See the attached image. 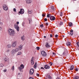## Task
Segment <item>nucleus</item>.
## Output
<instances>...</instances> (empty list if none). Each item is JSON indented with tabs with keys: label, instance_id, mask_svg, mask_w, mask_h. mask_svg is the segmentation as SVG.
<instances>
[{
	"label": "nucleus",
	"instance_id": "nucleus-29",
	"mask_svg": "<svg viewBox=\"0 0 79 79\" xmlns=\"http://www.w3.org/2000/svg\"><path fill=\"white\" fill-rule=\"evenodd\" d=\"M47 77L48 78H49V79H52V77H50V75H48L47 76Z\"/></svg>",
	"mask_w": 79,
	"mask_h": 79
},
{
	"label": "nucleus",
	"instance_id": "nucleus-54",
	"mask_svg": "<svg viewBox=\"0 0 79 79\" xmlns=\"http://www.w3.org/2000/svg\"><path fill=\"white\" fill-rule=\"evenodd\" d=\"M41 69H44V67H41Z\"/></svg>",
	"mask_w": 79,
	"mask_h": 79
},
{
	"label": "nucleus",
	"instance_id": "nucleus-6",
	"mask_svg": "<svg viewBox=\"0 0 79 79\" xmlns=\"http://www.w3.org/2000/svg\"><path fill=\"white\" fill-rule=\"evenodd\" d=\"M14 26H15V28L16 29L17 31H18V32H19V27H18V25L16 24H15V25Z\"/></svg>",
	"mask_w": 79,
	"mask_h": 79
},
{
	"label": "nucleus",
	"instance_id": "nucleus-3",
	"mask_svg": "<svg viewBox=\"0 0 79 79\" xmlns=\"http://www.w3.org/2000/svg\"><path fill=\"white\" fill-rule=\"evenodd\" d=\"M24 68V65L22 64L20 65V67H18V69L20 70V71H21L22 70V69H23Z\"/></svg>",
	"mask_w": 79,
	"mask_h": 79
},
{
	"label": "nucleus",
	"instance_id": "nucleus-17",
	"mask_svg": "<svg viewBox=\"0 0 79 79\" xmlns=\"http://www.w3.org/2000/svg\"><path fill=\"white\" fill-rule=\"evenodd\" d=\"M27 3H31L32 0H27L26 2Z\"/></svg>",
	"mask_w": 79,
	"mask_h": 79
},
{
	"label": "nucleus",
	"instance_id": "nucleus-13",
	"mask_svg": "<svg viewBox=\"0 0 79 79\" xmlns=\"http://www.w3.org/2000/svg\"><path fill=\"white\" fill-rule=\"evenodd\" d=\"M33 57H32V59L31 60V65H33V64H34V60H33Z\"/></svg>",
	"mask_w": 79,
	"mask_h": 79
},
{
	"label": "nucleus",
	"instance_id": "nucleus-51",
	"mask_svg": "<svg viewBox=\"0 0 79 79\" xmlns=\"http://www.w3.org/2000/svg\"><path fill=\"white\" fill-rule=\"evenodd\" d=\"M29 79H34V78L32 77H30Z\"/></svg>",
	"mask_w": 79,
	"mask_h": 79
},
{
	"label": "nucleus",
	"instance_id": "nucleus-53",
	"mask_svg": "<svg viewBox=\"0 0 79 79\" xmlns=\"http://www.w3.org/2000/svg\"><path fill=\"white\" fill-rule=\"evenodd\" d=\"M52 54L53 55H56V54H55V52H53Z\"/></svg>",
	"mask_w": 79,
	"mask_h": 79
},
{
	"label": "nucleus",
	"instance_id": "nucleus-48",
	"mask_svg": "<svg viewBox=\"0 0 79 79\" xmlns=\"http://www.w3.org/2000/svg\"><path fill=\"white\" fill-rule=\"evenodd\" d=\"M58 35H55V37H58Z\"/></svg>",
	"mask_w": 79,
	"mask_h": 79
},
{
	"label": "nucleus",
	"instance_id": "nucleus-38",
	"mask_svg": "<svg viewBox=\"0 0 79 79\" xmlns=\"http://www.w3.org/2000/svg\"><path fill=\"white\" fill-rule=\"evenodd\" d=\"M77 46L79 47V42H77Z\"/></svg>",
	"mask_w": 79,
	"mask_h": 79
},
{
	"label": "nucleus",
	"instance_id": "nucleus-22",
	"mask_svg": "<svg viewBox=\"0 0 79 79\" xmlns=\"http://www.w3.org/2000/svg\"><path fill=\"white\" fill-rule=\"evenodd\" d=\"M72 25H73V23H70L69 24V26L70 27L71 26H72Z\"/></svg>",
	"mask_w": 79,
	"mask_h": 79
},
{
	"label": "nucleus",
	"instance_id": "nucleus-42",
	"mask_svg": "<svg viewBox=\"0 0 79 79\" xmlns=\"http://www.w3.org/2000/svg\"><path fill=\"white\" fill-rule=\"evenodd\" d=\"M62 24H63V22H60L59 24V25L61 26V25H62Z\"/></svg>",
	"mask_w": 79,
	"mask_h": 79
},
{
	"label": "nucleus",
	"instance_id": "nucleus-25",
	"mask_svg": "<svg viewBox=\"0 0 79 79\" xmlns=\"http://www.w3.org/2000/svg\"><path fill=\"white\" fill-rule=\"evenodd\" d=\"M67 53V52H64L63 53V55H66V54Z\"/></svg>",
	"mask_w": 79,
	"mask_h": 79
},
{
	"label": "nucleus",
	"instance_id": "nucleus-44",
	"mask_svg": "<svg viewBox=\"0 0 79 79\" xmlns=\"http://www.w3.org/2000/svg\"><path fill=\"white\" fill-rule=\"evenodd\" d=\"M14 11H16V9L14 8L13 9Z\"/></svg>",
	"mask_w": 79,
	"mask_h": 79
},
{
	"label": "nucleus",
	"instance_id": "nucleus-35",
	"mask_svg": "<svg viewBox=\"0 0 79 79\" xmlns=\"http://www.w3.org/2000/svg\"><path fill=\"white\" fill-rule=\"evenodd\" d=\"M36 48L37 50H39V49H40V47H37Z\"/></svg>",
	"mask_w": 79,
	"mask_h": 79
},
{
	"label": "nucleus",
	"instance_id": "nucleus-15",
	"mask_svg": "<svg viewBox=\"0 0 79 79\" xmlns=\"http://www.w3.org/2000/svg\"><path fill=\"white\" fill-rule=\"evenodd\" d=\"M74 68V65H72L69 67V70H73Z\"/></svg>",
	"mask_w": 79,
	"mask_h": 79
},
{
	"label": "nucleus",
	"instance_id": "nucleus-50",
	"mask_svg": "<svg viewBox=\"0 0 79 79\" xmlns=\"http://www.w3.org/2000/svg\"><path fill=\"white\" fill-rule=\"evenodd\" d=\"M52 36H53V35L52 34H51L50 35V37H52Z\"/></svg>",
	"mask_w": 79,
	"mask_h": 79
},
{
	"label": "nucleus",
	"instance_id": "nucleus-49",
	"mask_svg": "<svg viewBox=\"0 0 79 79\" xmlns=\"http://www.w3.org/2000/svg\"><path fill=\"white\" fill-rule=\"evenodd\" d=\"M36 76H38V77H39V74H38V73L36 74Z\"/></svg>",
	"mask_w": 79,
	"mask_h": 79
},
{
	"label": "nucleus",
	"instance_id": "nucleus-9",
	"mask_svg": "<svg viewBox=\"0 0 79 79\" xmlns=\"http://www.w3.org/2000/svg\"><path fill=\"white\" fill-rule=\"evenodd\" d=\"M24 9H21L20 10V11L19 12V13H20V14H23L24 13Z\"/></svg>",
	"mask_w": 79,
	"mask_h": 79
},
{
	"label": "nucleus",
	"instance_id": "nucleus-21",
	"mask_svg": "<svg viewBox=\"0 0 79 79\" xmlns=\"http://www.w3.org/2000/svg\"><path fill=\"white\" fill-rule=\"evenodd\" d=\"M67 45L68 46L69 45H71V43H70V42H67V43H66Z\"/></svg>",
	"mask_w": 79,
	"mask_h": 79
},
{
	"label": "nucleus",
	"instance_id": "nucleus-57",
	"mask_svg": "<svg viewBox=\"0 0 79 79\" xmlns=\"http://www.w3.org/2000/svg\"><path fill=\"white\" fill-rule=\"evenodd\" d=\"M56 79H60V77H57V78H56Z\"/></svg>",
	"mask_w": 79,
	"mask_h": 79
},
{
	"label": "nucleus",
	"instance_id": "nucleus-31",
	"mask_svg": "<svg viewBox=\"0 0 79 79\" xmlns=\"http://www.w3.org/2000/svg\"><path fill=\"white\" fill-rule=\"evenodd\" d=\"M51 10L52 11H53L54 10V8H53V6H52L51 7Z\"/></svg>",
	"mask_w": 79,
	"mask_h": 79
},
{
	"label": "nucleus",
	"instance_id": "nucleus-39",
	"mask_svg": "<svg viewBox=\"0 0 79 79\" xmlns=\"http://www.w3.org/2000/svg\"><path fill=\"white\" fill-rule=\"evenodd\" d=\"M40 27H44V25L43 24L40 25Z\"/></svg>",
	"mask_w": 79,
	"mask_h": 79
},
{
	"label": "nucleus",
	"instance_id": "nucleus-2",
	"mask_svg": "<svg viewBox=\"0 0 79 79\" xmlns=\"http://www.w3.org/2000/svg\"><path fill=\"white\" fill-rule=\"evenodd\" d=\"M18 52V49L17 48H15V49H12L11 51V53L12 54H15L16 52Z\"/></svg>",
	"mask_w": 79,
	"mask_h": 79
},
{
	"label": "nucleus",
	"instance_id": "nucleus-41",
	"mask_svg": "<svg viewBox=\"0 0 79 79\" xmlns=\"http://www.w3.org/2000/svg\"><path fill=\"white\" fill-rule=\"evenodd\" d=\"M62 15H63V13L62 12H60V16H62Z\"/></svg>",
	"mask_w": 79,
	"mask_h": 79
},
{
	"label": "nucleus",
	"instance_id": "nucleus-24",
	"mask_svg": "<svg viewBox=\"0 0 79 79\" xmlns=\"http://www.w3.org/2000/svg\"><path fill=\"white\" fill-rule=\"evenodd\" d=\"M11 69H12V71H14V70H15V66H13Z\"/></svg>",
	"mask_w": 79,
	"mask_h": 79
},
{
	"label": "nucleus",
	"instance_id": "nucleus-23",
	"mask_svg": "<svg viewBox=\"0 0 79 79\" xmlns=\"http://www.w3.org/2000/svg\"><path fill=\"white\" fill-rule=\"evenodd\" d=\"M28 13H29V14H31V13H32V10L28 11Z\"/></svg>",
	"mask_w": 79,
	"mask_h": 79
},
{
	"label": "nucleus",
	"instance_id": "nucleus-60",
	"mask_svg": "<svg viewBox=\"0 0 79 79\" xmlns=\"http://www.w3.org/2000/svg\"><path fill=\"white\" fill-rule=\"evenodd\" d=\"M59 59H61V58H59Z\"/></svg>",
	"mask_w": 79,
	"mask_h": 79
},
{
	"label": "nucleus",
	"instance_id": "nucleus-46",
	"mask_svg": "<svg viewBox=\"0 0 79 79\" xmlns=\"http://www.w3.org/2000/svg\"><path fill=\"white\" fill-rule=\"evenodd\" d=\"M70 32L73 33V30H71L70 31Z\"/></svg>",
	"mask_w": 79,
	"mask_h": 79
},
{
	"label": "nucleus",
	"instance_id": "nucleus-16",
	"mask_svg": "<svg viewBox=\"0 0 79 79\" xmlns=\"http://www.w3.org/2000/svg\"><path fill=\"white\" fill-rule=\"evenodd\" d=\"M4 60L5 61H9V58L8 57H5L4 58Z\"/></svg>",
	"mask_w": 79,
	"mask_h": 79
},
{
	"label": "nucleus",
	"instance_id": "nucleus-30",
	"mask_svg": "<svg viewBox=\"0 0 79 79\" xmlns=\"http://www.w3.org/2000/svg\"><path fill=\"white\" fill-rule=\"evenodd\" d=\"M4 66V65L3 64H0V67H3V66Z\"/></svg>",
	"mask_w": 79,
	"mask_h": 79
},
{
	"label": "nucleus",
	"instance_id": "nucleus-33",
	"mask_svg": "<svg viewBox=\"0 0 79 79\" xmlns=\"http://www.w3.org/2000/svg\"><path fill=\"white\" fill-rule=\"evenodd\" d=\"M73 35V33H72V32H70L69 33V35H71V36H72Z\"/></svg>",
	"mask_w": 79,
	"mask_h": 79
},
{
	"label": "nucleus",
	"instance_id": "nucleus-18",
	"mask_svg": "<svg viewBox=\"0 0 79 79\" xmlns=\"http://www.w3.org/2000/svg\"><path fill=\"white\" fill-rule=\"evenodd\" d=\"M7 47L8 48H10L11 47V45L10 44H8L7 45Z\"/></svg>",
	"mask_w": 79,
	"mask_h": 79
},
{
	"label": "nucleus",
	"instance_id": "nucleus-58",
	"mask_svg": "<svg viewBox=\"0 0 79 79\" xmlns=\"http://www.w3.org/2000/svg\"><path fill=\"white\" fill-rule=\"evenodd\" d=\"M44 38H46V36H44Z\"/></svg>",
	"mask_w": 79,
	"mask_h": 79
},
{
	"label": "nucleus",
	"instance_id": "nucleus-5",
	"mask_svg": "<svg viewBox=\"0 0 79 79\" xmlns=\"http://www.w3.org/2000/svg\"><path fill=\"white\" fill-rule=\"evenodd\" d=\"M16 44H17V43L16 42V41L13 42L12 43V47L13 48H15V47H16Z\"/></svg>",
	"mask_w": 79,
	"mask_h": 79
},
{
	"label": "nucleus",
	"instance_id": "nucleus-20",
	"mask_svg": "<svg viewBox=\"0 0 79 79\" xmlns=\"http://www.w3.org/2000/svg\"><path fill=\"white\" fill-rule=\"evenodd\" d=\"M37 62H35V64L34 65V66L35 69H36V68H37Z\"/></svg>",
	"mask_w": 79,
	"mask_h": 79
},
{
	"label": "nucleus",
	"instance_id": "nucleus-10",
	"mask_svg": "<svg viewBox=\"0 0 79 79\" xmlns=\"http://www.w3.org/2000/svg\"><path fill=\"white\" fill-rule=\"evenodd\" d=\"M33 73H34V69H32L30 71V74L31 75H33Z\"/></svg>",
	"mask_w": 79,
	"mask_h": 79
},
{
	"label": "nucleus",
	"instance_id": "nucleus-1",
	"mask_svg": "<svg viewBox=\"0 0 79 79\" xmlns=\"http://www.w3.org/2000/svg\"><path fill=\"white\" fill-rule=\"evenodd\" d=\"M8 33L10 36H14L15 35L14 34H15V30L11 29H9L8 31Z\"/></svg>",
	"mask_w": 79,
	"mask_h": 79
},
{
	"label": "nucleus",
	"instance_id": "nucleus-27",
	"mask_svg": "<svg viewBox=\"0 0 79 79\" xmlns=\"http://www.w3.org/2000/svg\"><path fill=\"white\" fill-rule=\"evenodd\" d=\"M22 25L23 26V27H25V23L24 22H23Z\"/></svg>",
	"mask_w": 79,
	"mask_h": 79
},
{
	"label": "nucleus",
	"instance_id": "nucleus-52",
	"mask_svg": "<svg viewBox=\"0 0 79 79\" xmlns=\"http://www.w3.org/2000/svg\"><path fill=\"white\" fill-rule=\"evenodd\" d=\"M48 23H46V26H48Z\"/></svg>",
	"mask_w": 79,
	"mask_h": 79
},
{
	"label": "nucleus",
	"instance_id": "nucleus-8",
	"mask_svg": "<svg viewBox=\"0 0 79 79\" xmlns=\"http://www.w3.org/2000/svg\"><path fill=\"white\" fill-rule=\"evenodd\" d=\"M23 48V45H21L20 46H19L18 48V52H19V50H21Z\"/></svg>",
	"mask_w": 79,
	"mask_h": 79
},
{
	"label": "nucleus",
	"instance_id": "nucleus-34",
	"mask_svg": "<svg viewBox=\"0 0 79 79\" xmlns=\"http://www.w3.org/2000/svg\"><path fill=\"white\" fill-rule=\"evenodd\" d=\"M51 15V14H48L47 15V17H48V18H50V16Z\"/></svg>",
	"mask_w": 79,
	"mask_h": 79
},
{
	"label": "nucleus",
	"instance_id": "nucleus-12",
	"mask_svg": "<svg viewBox=\"0 0 79 79\" xmlns=\"http://www.w3.org/2000/svg\"><path fill=\"white\" fill-rule=\"evenodd\" d=\"M50 19L51 21H54V20H55V17L54 16H51L50 17Z\"/></svg>",
	"mask_w": 79,
	"mask_h": 79
},
{
	"label": "nucleus",
	"instance_id": "nucleus-36",
	"mask_svg": "<svg viewBox=\"0 0 79 79\" xmlns=\"http://www.w3.org/2000/svg\"><path fill=\"white\" fill-rule=\"evenodd\" d=\"M43 17H44L45 16V13H44L42 14Z\"/></svg>",
	"mask_w": 79,
	"mask_h": 79
},
{
	"label": "nucleus",
	"instance_id": "nucleus-11",
	"mask_svg": "<svg viewBox=\"0 0 79 79\" xmlns=\"http://www.w3.org/2000/svg\"><path fill=\"white\" fill-rule=\"evenodd\" d=\"M45 47L46 48H49V47H50V44L49 43L47 42L46 43Z\"/></svg>",
	"mask_w": 79,
	"mask_h": 79
},
{
	"label": "nucleus",
	"instance_id": "nucleus-7",
	"mask_svg": "<svg viewBox=\"0 0 79 79\" xmlns=\"http://www.w3.org/2000/svg\"><path fill=\"white\" fill-rule=\"evenodd\" d=\"M41 53L43 56H47L46 52L44 51H41Z\"/></svg>",
	"mask_w": 79,
	"mask_h": 79
},
{
	"label": "nucleus",
	"instance_id": "nucleus-45",
	"mask_svg": "<svg viewBox=\"0 0 79 79\" xmlns=\"http://www.w3.org/2000/svg\"><path fill=\"white\" fill-rule=\"evenodd\" d=\"M44 20L45 21H47V18H45L44 19Z\"/></svg>",
	"mask_w": 79,
	"mask_h": 79
},
{
	"label": "nucleus",
	"instance_id": "nucleus-56",
	"mask_svg": "<svg viewBox=\"0 0 79 79\" xmlns=\"http://www.w3.org/2000/svg\"><path fill=\"white\" fill-rule=\"evenodd\" d=\"M19 22H17V24H19Z\"/></svg>",
	"mask_w": 79,
	"mask_h": 79
},
{
	"label": "nucleus",
	"instance_id": "nucleus-26",
	"mask_svg": "<svg viewBox=\"0 0 79 79\" xmlns=\"http://www.w3.org/2000/svg\"><path fill=\"white\" fill-rule=\"evenodd\" d=\"M73 79H79V77L77 76H76Z\"/></svg>",
	"mask_w": 79,
	"mask_h": 79
},
{
	"label": "nucleus",
	"instance_id": "nucleus-61",
	"mask_svg": "<svg viewBox=\"0 0 79 79\" xmlns=\"http://www.w3.org/2000/svg\"><path fill=\"white\" fill-rule=\"evenodd\" d=\"M18 74L19 75L20 74V73H19Z\"/></svg>",
	"mask_w": 79,
	"mask_h": 79
},
{
	"label": "nucleus",
	"instance_id": "nucleus-59",
	"mask_svg": "<svg viewBox=\"0 0 79 79\" xmlns=\"http://www.w3.org/2000/svg\"><path fill=\"white\" fill-rule=\"evenodd\" d=\"M63 37H64V36L63 35Z\"/></svg>",
	"mask_w": 79,
	"mask_h": 79
},
{
	"label": "nucleus",
	"instance_id": "nucleus-4",
	"mask_svg": "<svg viewBox=\"0 0 79 79\" xmlns=\"http://www.w3.org/2000/svg\"><path fill=\"white\" fill-rule=\"evenodd\" d=\"M3 8L4 10H5L6 11L8 10V6L6 4H4L3 5Z\"/></svg>",
	"mask_w": 79,
	"mask_h": 79
},
{
	"label": "nucleus",
	"instance_id": "nucleus-63",
	"mask_svg": "<svg viewBox=\"0 0 79 79\" xmlns=\"http://www.w3.org/2000/svg\"><path fill=\"white\" fill-rule=\"evenodd\" d=\"M68 34H69V33H68Z\"/></svg>",
	"mask_w": 79,
	"mask_h": 79
},
{
	"label": "nucleus",
	"instance_id": "nucleus-28",
	"mask_svg": "<svg viewBox=\"0 0 79 79\" xmlns=\"http://www.w3.org/2000/svg\"><path fill=\"white\" fill-rule=\"evenodd\" d=\"M21 39H22V40H23V41L24 40V36H23L22 37Z\"/></svg>",
	"mask_w": 79,
	"mask_h": 79
},
{
	"label": "nucleus",
	"instance_id": "nucleus-40",
	"mask_svg": "<svg viewBox=\"0 0 79 79\" xmlns=\"http://www.w3.org/2000/svg\"><path fill=\"white\" fill-rule=\"evenodd\" d=\"M10 50L8 49V50H7L6 52V53H8V52H10Z\"/></svg>",
	"mask_w": 79,
	"mask_h": 79
},
{
	"label": "nucleus",
	"instance_id": "nucleus-55",
	"mask_svg": "<svg viewBox=\"0 0 79 79\" xmlns=\"http://www.w3.org/2000/svg\"><path fill=\"white\" fill-rule=\"evenodd\" d=\"M2 31V27H0V31Z\"/></svg>",
	"mask_w": 79,
	"mask_h": 79
},
{
	"label": "nucleus",
	"instance_id": "nucleus-43",
	"mask_svg": "<svg viewBox=\"0 0 79 79\" xmlns=\"http://www.w3.org/2000/svg\"><path fill=\"white\" fill-rule=\"evenodd\" d=\"M4 73H6V69L3 71Z\"/></svg>",
	"mask_w": 79,
	"mask_h": 79
},
{
	"label": "nucleus",
	"instance_id": "nucleus-37",
	"mask_svg": "<svg viewBox=\"0 0 79 79\" xmlns=\"http://www.w3.org/2000/svg\"><path fill=\"white\" fill-rule=\"evenodd\" d=\"M49 64L51 65V66H52V65H53V63L52 62H50Z\"/></svg>",
	"mask_w": 79,
	"mask_h": 79
},
{
	"label": "nucleus",
	"instance_id": "nucleus-19",
	"mask_svg": "<svg viewBox=\"0 0 79 79\" xmlns=\"http://www.w3.org/2000/svg\"><path fill=\"white\" fill-rule=\"evenodd\" d=\"M22 54V53L21 52H18V54H17V56L21 55Z\"/></svg>",
	"mask_w": 79,
	"mask_h": 79
},
{
	"label": "nucleus",
	"instance_id": "nucleus-62",
	"mask_svg": "<svg viewBox=\"0 0 79 79\" xmlns=\"http://www.w3.org/2000/svg\"><path fill=\"white\" fill-rule=\"evenodd\" d=\"M0 12H1V11L0 10Z\"/></svg>",
	"mask_w": 79,
	"mask_h": 79
},
{
	"label": "nucleus",
	"instance_id": "nucleus-32",
	"mask_svg": "<svg viewBox=\"0 0 79 79\" xmlns=\"http://www.w3.org/2000/svg\"><path fill=\"white\" fill-rule=\"evenodd\" d=\"M29 23L30 24L31 23V22H32V19H29Z\"/></svg>",
	"mask_w": 79,
	"mask_h": 79
},
{
	"label": "nucleus",
	"instance_id": "nucleus-14",
	"mask_svg": "<svg viewBox=\"0 0 79 79\" xmlns=\"http://www.w3.org/2000/svg\"><path fill=\"white\" fill-rule=\"evenodd\" d=\"M44 68H45V69H49L50 68V66L48 65H45Z\"/></svg>",
	"mask_w": 79,
	"mask_h": 79
},
{
	"label": "nucleus",
	"instance_id": "nucleus-47",
	"mask_svg": "<svg viewBox=\"0 0 79 79\" xmlns=\"http://www.w3.org/2000/svg\"><path fill=\"white\" fill-rule=\"evenodd\" d=\"M75 71H78V69H77V68H76L75 69Z\"/></svg>",
	"mask_w": 79,
	"mask_h": 79
}]
</instances>
